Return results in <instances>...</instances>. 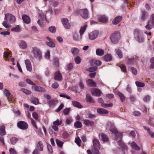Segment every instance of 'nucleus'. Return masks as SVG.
Listing matches in <instances>:
<instances>
[{
  "instance_id": "41",
  "label": "nucleus",
  "mask_w": 154,
  "mask_h": 154,
  "mask_svg": "<svg viewBox=\"0 0 154 154\" xmlns=\"http://www.w3.org/2000/svg\"><path fill=\"white\" fill-rule=\"evenodd\" d=\"M18 140V139L15 137H12L10 139V142L12 145L15 144Z\"/></svg>"
},
{
  "instance_id": "10",
  "label": "nucleus",
  "mask_w": 154,
  "mask_h": 154,
  "mask_svg": "<svg viewBox=\"0 0 154 154\" xmlns=\"http://www.w3.org/2000/svg\"><path fill=\"white\" fill-rule=\"evenodd\" d=\"M32 88L35 91L38 92H45V90L44 88L37 85L35 84L32 86Z\"/></svg>"
},
{
  "instance_id": "7",
  "label": "nucleus",
  "mask_w": 154,
  "mask_h": 154,
  "mask_svg": "<svg viewBox=\"0 0 154 154\" xmlns=\"http://www.w3.org/2000/svg\"><path fill=\"white\" fill-rule=\"evenodd\" d=\"M5 19L7 22L11 23H13L16 20L14 16L10 14H5Z\"/></svg>"
},
{
  "instance_id": "31",
  "label": "nucleus",
  "mask_w": 154,
  "mask_h": 154,
  "mask_svg": "<svg viewBox=\"0 0 154 154\" xmlns=\"http://www.w3.org/2000/svg\"><path fill=\"white\" fill-rule=\"evenodd\" d=\"M121 19L122 17L120 16L116 17L112 20V24L114 25L118 24L119 22Z\"/></svg>"
},
{
  "instance_id": "64",
  "label": "nucleus",
  "mask_w": 154,
  "mask_h": 154,
  "mask_svg": "<svg viewBox=\"0 0 154 154\" xmlns=\"http://www.w3.org/2000/svg\"><path fill=\"white\" fill-rule=\"evenodd\" d=\"M150 61L151 63V68H154V57H152L150 59Z\"/></svg>"
},
{
  "instance_id": "28",
  "label": "nucleus",
  "mask_w": 154,
  "mask_h": 154,
  "mask_svg": "<svg viewBox=\"0 0 154 154\" xmlns=\"http://www.w3.org/2000/svg\"><path fill=\"white\" fill-rule=\"evenodd\" d=\"M97 111L98 113L100 114H106L109 113L107 110L101 108L97 109Z\"/></svg>"
},
{
  "instance_id": "1",
  "label": "nucleus",
  "mask_w": 154,
  "mask_h": 154,
  "mask_svg": "<svg viewBox=\"0 0 154 154\" xmlns=\"http://www.w3.org/2000/svg\"><path fill=\"white\" fill-rule=\"evenodd\" d=\"M32 52L34 57L36 59L40 60L42 57V53L40 50L36 47L32 48Z\"/></svg>"
},
{
  "instance_id": "35",
  "label": "nucleus",
  "mask_w": 154,
  "mask_h": 154,
  "mask_svg": "<svg viewBox=\"0 0 154 154\" xmlns=\"http://www.w3.org/2000/svg\"><path fill=\"white\" fill-rule=\"evenodd\" d=\"M86 100L87 102L90 103H94L95 102L94 100L89 94L86 95Z\"/></svg>"
},
{
  "instance_id": "54",
  "label": "nucleus",
  "mask_w": 154,
  "mask_h": 154,
  "mask_svg": "<svg viewBox=\"0 0 154 154\" xmlns=\"http://www.w3.org/2000/svg\"><path fill=\"white\" fill-rule=\"evenodd\" d=\"M116 53L117 55L119 56L120 58H121L122 57V55L121 51L119 49H118L116 50Z\"/></svg>"
},
{
  "instance_id": "21",
  "label": "nucleus",
  "mask_w": 154,
  "mask_h": 154,
  "mask_svg": "<svg viewBox=\"0 0 154 154\" xmlns=\"http://www.w3.org/2000/svg\"><path fill=\"white\" fill-rule=\"evenodd\" d=\"M22 19L24 22L26 24H29L30 22V20L28 16L26 14H23L22 16Z\"/></svg>"
},
{
  "instance_id": "11",
  "label": "nucleus",
  "mask_w": 154,
  "mask_h": 154,
  "mask_svg": "<svg viewBox=\"0 0 154 154\" xmlns=\"http://www.w3.org/2000/svg\"><path fill=\"white\" fill-rule=\"evenodd\" d=\"M62 23L64 27L67 29H69L70 28V25L69 23V20L68 19L63 18L61 20Z\"/></svg>"
},
{
  "instance_id": "48",
  "label": "nucleus",
  "mask_w": 154,
  "mask_h": 154,
  "mask_svg": "<svg viewBox=\"0 0 154 154\" xmlns=\"http://www.w3.org/2000/svg\"><path fill=\"white\" fill-rule=\"evenodd\" d=\"M56 142L57 145L59 147H62L63 145V143L58 139H56Z\"/></svg>"
},
{
  "instance_id": "23",
  "label": "nucleus",
  "mask_w": 154,
  "mask_h": 154,
  "mask_svg": "<svg viewBox=\"0 0 154 154\" xmlns=\"http://www.w3.org/2000/svg\"><path fill=\"white\" fill-rule=\"evenodd\" d=\"M58 101L56 100H48V104L51 107L54 106L58 103Z\"/></svg>"
},
{
  "instance_id": "15",
  "label": "nucleus",
  "mask_w": 154,
  "mask_h": 154,
  "mask_svg": "<svg viewBox=\"0 0 154 154\" xmlns=\"http://www.w3.org/2000/svg\"><path fill=\"white\" fill-rule=\"evenodd\" d=\"M91 92L92 95L96 96H100L101 92L100 90L97 88H93L91 90Z\"/></svg>"
},
{
  "instance_id": "57",
  "label": "nucleus",
  "mask_w": 154,
  "mask_h": 154,
  "mask_svg": "<svg viewBox=\"0 0 154 154\" xmlns=\"http://www.w3.org/2000/svg\"><path fill=\"white\" fill-rule=\"evenodd\" d=\"M32 116L33 118L35 119L36 121H38V113L36 112H34L32 113Z\"/></svg>"
},
{
  "instance_id": "2",
  "label": "nucleus",
  "mask_w": 154,
  "mask_h": 154,
  "mask_svg": "<svg viewBox=\"0 0 154 154\" xmlns=\"http://www.w3.org/2000/svg\"><path fill=\"white\" fill-rule=\"evenodd\" d=\"M75 12L76 14H79L83 18L86 19L88 17V12L86 8L77 10Z\"/></svg>"
},
{
  "instance_id": "53",
  "label": "nucleus",
  "mask_w": 154,
  "mask_h": 154,
  "mask_svg": "<svg viewBox=\"0 0 154 154\" xmlns=\"http://www.w3.org/2000/svg\"><path fill=\"white\" fill-rule=\"evenodd\" d=\"M148 21L151 23L153 25H154V14L151 15L149 20Z\"/></svg>"
},
{
  "instance_id": "36",
  "label": "nucleus",
  "mask_w": 154,
  "mask_h": 154,
  "mask_svg": "<svg viewBox=\"0 0 154 154\" xmlns=\"http://www.w3.org/2000/svg\"><path fill=\"white\" fill-rule=\"evenodd\" d=\"M134 33L135 38L142 34L141 31L138 29H135Z\"/></svg>"
},
{
  "instance_id": "62",
  "label": "nucleus",
  "mask_w": 154,
  "mask_h": 154,
  "mask_svg": "<svg viewBox=\"0 0 154 154\" xmlns=\"http://www.w3.org/2000/svg\"><path fill=\"white\" fill-rule=\"evenodd\" d=\"M74 60L76 64H79L80 63L81 59L79 56H78L75 58Z\"/></svg>"
},
{
  "instance_id": "40",
  "label": "nucleus",
  "mask_w": 154,
  "mask_h": 154,
  "mask_svg": "<svg viewBox=\"0 0 154 154\" xmlns=\"http://www.w3.org/2000/svg\"><path fill=\"white\" fill-rule=\"evenodd\" d=\"M137 61V60L134 58H129L128 59V63L131 64L134 63Z\"/></svg>"
},
{
  "instance_id": "37",
  "label": "nucleus",
  "mask_w": 154,
  "mask_h": 154,
  "mask_svg": "<svg viewBox=\"0 0 154 154\" xmlns=\"http://www.w3.org/2000/svg\"><path fill=\"white\" fill-rule=\"evenodd\" d=\"M149 21H148L147 24L145 26V28L148 30H150L153 28L154 26L151 23H149Z\"/></svg>"
},
{
  "instance_id": "6",
  "label": "nucleus",
  "mask_w": 154,
  "mask_h": 154,
  "mask_svg": "<svg viewBox=\"0 0 154 154\" xmlns=\"http://www.w3.org/2000/svg\"><path fill=\"white\" fill-rule=\"evenodd\" d=\"M17 126L19 128L22 130H25L28 127V124L23 121H20L17 123Z\"/></svg>"
},
{
  "instance_id": "58",
  "label": "nucleus",
  "mask_w": 154,
  "mask_h": 154,
  "mask_svg": "<svg viewBox=\"0 0 154 154\" xmlns=\"http://www.w3.org/2000/svg\"><path fill=\"white\" fill-rule=\"evenodd\" d=\"M21 90L26 94H30L31 93V92L30 91L24 88H22L21 89Z\"/></svg>"
},
{
  "instance_id": "14",
  "label": "nucleus",
  "mask_w": 154,
  "mask_h": 154,
  "mask_svg": "<svg viewBox=\"0 0 154 154\" xmlns=\"http://www.w3.org/2000/svg\"><path fill=\"white\" fill-rule=\"evenodd\" d=\"M98 101L99 103H101V106L103 107L106 108L107 107H111L113 106V104L112 103L109 104L103 103L104 101L103 99L101 98H99Z\"/></svg>"
},
{
  "instance_id": "26",
  "label": "nucleus",
  "mask_w": 154,
  "mask_h": 154,
  "mask_svg": "<svg viewBox=\"0 0 154 154\" xmlns=\"http://www.w3.org/2000/svg\"><path fill=\"white\" fill-rule=\"evenodd\" d=\"M6 134L5 126L4 125L0 126V135L1 136H4Z\"/></svg>"
},
{
  "instance_id": "39",
  "label": "nucleus",
  "mask_w": 154,
  "mask_h": 154,
  "mask_svg": "<svg viewBox=\"0 0 154 154\" xmlns=\"http://www.w3.org/2000/svg\"><path fill=\"white\" fill-rule=\"evenodd\" d=\"M118 95L119 96L122 102H124L125 100V97L124 94L120 92H118L117 93Z\"/></svg>"
},
{
  "instance_id": "32",
  "label": "nucleus",
  "mask_w": 154,
  "mask_h": 154,
  "mask_svg": "<svg viewBox=\"0 0 154 154\" xmlns=\"http://www.w3.org/2000/svg\"><path fill=\"white\" fill-rule=\"evenodd\" d=\"M96 54L99 56H102L103 55L104 53V51L101 49L98 48L96 51Z\"/></svg>"
},
{
  "instance_id": "46",
  "label": "nucleus",
  "mask_w": 154,
  "mask_h": 154,
  "mask_svg": "<svg viewBox=\"0 0 154 154\" xmlns=\"http://www.w3.org/2000/svg\"><path fill=\"white\" fill-rule=\"evenodd\" d=\"M139 42L141 43L143 42L144 38L143 37V34L140 35V36L135 38Z\"/></svg>"
},
{
  "instance_id": "12",
  "label": "nucleus",
  "mask_w": 154,
  "mask_h": 154,
  "mask_svg": "<svg viewBox=\"0 0 154 154\" xmlns=\"http://www.w3.org/2000/svg\"><path fill=\"white\" fill-rule=\"evenodd\" d=\"M25 63L27 70L30 72H31L32 69L30 61L29 59H26L25 60Z\"/></svg>"
},
{
  "instance_id": "45",
  "label": "nucleus",
  "mask_w": 154,
  "mask_h": 154,
  "mask_svg": "<svg viewBox=\"0 0 154 154\" xmlns=\"http://www.w3.org/2000/svg\"><path fill=\"white\" fill-rule=\"evenodd\" d=\"M142 14L141 16V19L142 20H144L145 19L146 17V15L147 13L146 11L144 10H142Z\"/></svg>"
},
{
  "instance_id": "38",
  "label": "nucleus",
  "mask_w": 154,
  "mask_h": 154,
  "mask_svg": "<svg viewBox=\"0 0 154 154\" xmlns=\"http://www.w3.org/2000/svg\"><path fill=\"white\" fill-rule=\"evenodd\" d=\"M74 125L75 128H81L82 126L81 122L79 121H77L75 122Z\"/></svg>"
},
{
  "instance_id": "29",
  "label": "nucleus",
  "mask_w": 154,
  "mask_h": 154,
  "mask_svg": "<svg viewBox=\"0 0 154 154\" xmlns=\"http://www.w3.org/2000/svg\"><path fill=\"white\" fill-rule=\"evenodd\" d=\"M31 102L36 105L38 104L39 100L36 97H32L30 98Z\"/></svg>"
},
{
  "instance_id": "9",
  "label": "nucleus",
  "mask_w": 154,
  "mask_h": 154,
  "mask_svg": "<svg viewBox=\"0 0 154 154\" xmlns=\"http://www.w3.org/2000/svg\"><path fill=\"white\" fill-rule=\"evenodd\" d=\"M93 150H99L100 148V145L98 140L96 139H94L93 140Z\"/></svg>"
},
{
  "instance_id": "49",
  "label": "nucleus",
  "mask_w": 154,
  "mask_h": 154,
  "mask_svg": "<svg viewBox=\"0 0 154 154\" xmlns=\"http://www.w3.org/2000/svg\"><path fill=\"white\" fill-rule=\"evenodd\" d=\"M117 66L120 67L121 69L124 72H126V67L123 64H117Z\"/></svg>"
},
{
  "instance_id": "61",
  "label": "nucleus",
  "mask_w": 154,
  "mask_h": 154,
  "mask_svg": "<svg viewBox=\"0 0 154 154\" xmlns=\"http://www.w3.org/2000/svg\"><path fill=\"white\" fill-rule=\"evenodd\" d=\"M87 116L86 117L87 118H89L91 119H94L96 117V116L95 115L91 113L88 114Z\"/></svg>"
},
{
  "instance_id": "24",
  "label": "nucleus",
  "mask_w": 154,
  "mask_h": 154,
  "mask_svg": "<svg viewBox=\"0 0 154 154\" xmlns=\"http://www.w3.org/2000/svg\"><path fill=\"white\" fill-rule=\"evenodd\" d=\"M98 20L100 22L106 23L108 21V18L105 15L100 16L98 17Z\"/></svg>"
},
{
  "instance_id": "18",
  "label": "nucleus",
  "mask_w": 154,
  "mask_h": 154,
  "mask_svg": "<svg viewBox=\"0 0 154 154\" xmlns=\"http://www.w3.org/2000/svg\"><path fill=\"white\" fill-rule=\"evenodd\" d=\"M54 79L57 81H61L62 79V76L60 73L59 71H57L55 73Z\"/></svg>"
},
{
  "instance_id": "20",
  "label": "nucleus",
  "mask_w": 154,
  "mask_h": 154,
  "mask_svg": "<svg viewBox=\"0 0 154 154\" xmlns=\"http://www.w3.org/2000/svg\"><path fill=\"white\" fill-rule=\"evenodd\" d=\"M84 123L87 126H92L94 125V123L89 119H85L84 120Z\"/></svg>"
},
{
  "instance_id": "50",
  "label": "nucleus",
  "mask_w": 154,
  "mask_h": 154,
  "mask_svg": "<svg viewBox=\"0 0 154 154\" xmlns=\"http://www.w3.org/2000/svg\"><path fill=\"white\" fill-rule=\"evenodd\" d=\"M46 44L48 46L51 47H54L55 46L54 43L51 41L50 42H46Z\"/></svg>"
},
{
  "instance_id": "16",
  "label": "nucleus",
  "mask_w": 154,
  "mask_h": 154,
  "mask_svg": "<svg viewBox=\"0 0 154 154\" xmlns=\"http://www.w3.org/2000/svg\"><path fill=\"white\" fill-rule=\"evenodd\" d=\"M44 145L42 142L39 141L36 145L35 149L39 150V151H42L43 150Z\"/></svg>"
},
{
  "instance_id": "55",
  "label": "nucleus",
  "mask_w": 154,
  "mask_h": 154,
  "mask_svg": "<svg viewBox=\"0 0 154 154\" xmlns=\"http://www.w3.org/2000/svg\"><path fill=\"white\" fill-rule=\"evenodd\" d=\"M75 142L79 146H80L81 140L79 137H76L75 139Z\"/></svg>"
},
{
  "instance_id": "56",
  "label": "nucleus",
  "mask_w": 154,
  "mask_h": 154,
  "mask_svg": "<svg viewBox=\"0 0 154 154\" xmlns=\"http://www.w3.org/2000/svg\"><path fill=\"white\" fill-rule=\"evenodd\" d=\"M135 84L137 87H143L145 85L144 83L138 81H136Z\"/></svg>"
},
{
  "instance_id": "8",
  "label": "nucleus",
  "mask_w": 154,
  "mask_h": 154,
  "mask_svg": "<svg viewBox=\"0 0 154 154\" xmlns=\"http://www.w3.org/2000/svg\"><path fill=\"white\" fill-rule=\"evenodd\" d=\"M99 32L97 30H94L90 33L89 35V38L91 40L95 39L98 37Z\"/></svg>"
},
{
  "instance_id": "52",
  "label": "nucleus",
  "mask_w": 154,
  "mask_h": 154,
  "mask_svg": "<svg viewBox=\"0 0 154 154\" xmlns=\"http://www.w3.org/2000/svg\"><path fill=\"white\" fill-rule=\"evenodd\" d=\"M10 54V53L7 52L6 51H5L3 53V57L5 58V60H8L9 59H8V56Z\"/></svg>"
},
{
  "instance_id": "30",
  "label": "nucleus",
  "mask_w": 154,
  "mask_h": 154,
  "mask_svg": "<svg viewBox=\"0 0 154 154\" xmlns=\"http://www.w3.org/2000/svg\"><path fill=\"white\" fill-rule=\"evenodd\" d=\"M72 105L75 107H78L79 108H83V106L78 101H72Z\"/></svg>"
},
{
  "instance_id": "5",
  "label": "nucleus",
  "mask_w": 154,
  "mask_h": 154,
  "mask_svg": "<svg viewBox=\"0 0 154 154\" xmlns=\"http://www.w3.org/2000/svg\"><path fill=\"white\" fill-rule=\"evenodd\" d=\"M4 93L6 96L8 100L10 102H13L14 101V99L13 95L11 94L7 89H5L4 91Z\"/></svg>"
},
{
  "instance_id": "63",
  "label": "nucleus",
  "mask_w": 154,
  "mask_h": 154,
  "mask_svg": "<svg viewBox=\"0 0 154 154\" xmlns=\"http://www.w3.org/2000/svg\"><path fill=\"white\" fill-rule=\"evenodd\" d=\"M20 28L19 26H17L15 27L12 28L11 30L13 32H18L20 31Z\"/></svg>"
},
{
  "instance_id": "60",
  "label": "nucleus",
  "mask_w": 154,
  "mask_h": 154,
  "mask_svg": "<svg viewBox=\"0 0 154 154\" xmlns=\"http://www.w3.org/2000/svg\"><path fill=\"white\" fill-rule=\"evenodd\" d=\"M97 69V67H91L88 68L87 70L90 72H93L96 71Z\"/></svg>"
},
{
  "instance_id": "3",
  "label": "nucleus",
  "mask_w": 154,
  "mask_h": 154,
  "mask_svg": "<svg viewBox=\"0 0 154 154\" xmlns=\"http://www.w3.org/2000/svg\"><path fill=\"white\" fill-rule=\"evenodd\" d=\"M120 38V33L118 32H116L112 34L110 37L111 41L114 44L117 43Z\"/></svg>"
},
{
  "instance_id": "25",
  "label": "nucleus",
  "mask_w": 154,
  "mask_h": 154,
  "mask_svg": "<svg viewBox=\"0 0 154 154\" xmlns=\"http://www.w3.org/2000/svg\"><path fill=\"white\" fill-rule=\"evenodd\" d=\"M81 36H79L77 32H75L73 35V39L75 41H79L81 39Z\"/></svg>"
},
{
  "instance_id": "33",
  "label": "nucleus",
  "mask_w": 154,
  "mask_h": 154,
  "mask_svg": "<svg viewBox=\"0 0 154 154\" xmlns=\"http://www.w3.org/2000/svg\"><path fill=\"white\" fill-rule=\"evenodd\" d=\"M132 148L134 149L137 150H140V148L139 146L134 142L133 141L131 144Z\"/></svg>"
},
{
  "instance_id": "17",
  "label": "nucleus",
  "mask_w": 154,
  "mask_h": 154,
  "mask_svg": "<svg viewBox=\"0 0 154 154\" xmlns=\"http://www.w3.org/2000/svg\"><path fill=\"white\" fill-rule=\"evenodd\" d=\"M87 85L91 87H95L96 86V83L91 79H88L86 81Z\"/></svg>"
},
{
  "instance_id": "34",
  "label": "nucleus",
  "mask_w": 154,
  "mask_h": 154,
  "mask_svg": "<svg viewBox=\"0 0 154 154\" xmlns=\"http://www.w3.org/2000/svg\"><path fill=\"white\" fill-rule=\"evenodd\" d=\"M102 58L104 61H109L112 60V57L110 54H107L104 57H103Z\"/></svg>"
},
{
  "instance_id": "22",
  "label": "nucleus",
  "mask_w": 154,
  "mask_h": 154,
  "mask_svg": "<svg viewBox=\"0 0 154 154\" xmlns=\"http://www.w3.org/2000/svg\"><path fill=\"white\" fill-rule=\"evenodd\" d=\"M117 143L122 149L125 150L128 149L127 146L121 140L118 141Z\"/></svg>"
},
{
  "instance_id": "44",
  "label": "nucleus",
  "mask_w": 154,
  "mask_h": 154,
  "mask_svg": "<svg viewBox=\"0 0 154 154\" xmlns=\"http://www.w3.org/2000/svg\"><path fill=\"white\" fill-rule=\"evenodd\" d=\"M47 146V149L48 151L49 152V153L51 154L53 151V149L51 146L48 143H46Z\"/></svg>"
},
{
  "instance_id": "27",
  "label": "nucleus",
  "mask_w": 154,
  "mask_h": 154,
  "mask_svg": "<svg viewBox=\"0 0 154 154\" xmlns=\"http://www.w3.org/2000/svg\"><path fill=\"white\" fill-rule=\"evenodd\" d=\"M19 47L21 49H25L27 47V45L24 41L21 40L20 43Z\"/></svg>"
},
{
  "instance_id": "4",
  "label": "nucleus",
  "mask_w": 154,
  "mask_h": 154,
  "mask_svg": "<svg viewBox=\"0 0 154 154\" xmlns=\"http://www.w3.org/2000/svg\"><path fill=\"white\" fill-rule=\"evenodd\" d=\"M106 128L109 129L112 133H116L117 132V129L115 127L114 124L111 122H108L106 125Z\"/></svg>"
},
{
  "instance_id": "19",
  "label": "nucleus",
  "mask_w": 154,
  "mask_h": 154,
  "mask_svg": "<svg viewBox=\"0 0 154 154\" xmlns=\"http://www.w3.org/2000/svg\"><path fill=\"white\" fill-rule=\"evenodd\" d=\"M99 135L101 137V139L103 143L107 142L109 141V139L106 135L104 134L101 133Z\"/></svg>"
},
{
  "instance_id": "13",
  "label": "nucleus",
  "mask_w": 154,
  "mask_h": 154,
  "mask_svg": "<svg viewBox=\"0 0 154 154\" xmlns=\"http://www.w3.org/2000/svg\"><path fill=\"white\" fill-rule=\"evenodd\" d=\"M101 64V62L98 60H92L90 62L91 66L94 67L100 66Z\"/></svg>"
},
{
  "instance_id": "43",
  "label": "nucleus",
  "mask_w": 154,
  "mask_h": 154,
  "mask_svg": "<svg viewBox=\"0 0 154 154\" xmlns=\"http://www.w3.org/2000/svg\"><path fill=\"white\" fill-rule=\"evenodd\" d=\"M87 26V25H85L81 27L79 31L80 35L82 36V35L83 34V33L85 31L86 29Z\"/></svg>"
},
{
  "instance_id": "59",
  "label": "nucleus",
  "mask_w": 154,
  "mask_h": 154,
  "mask_svg": "<svg viewBox=\"0 0 154 154\" xmlns=\"http://www.w3.org/2000/svg\"><path fill=\"white\" fill-rule=\"evenodd\" d=\"M49 31L51 33H54L56 30V29L55 26H51L48 28Z\"/></svg>"
},
{
  "instance_id": "42",
  "label": "nucleus",
  "mask_w": 154,
  "mask_h": 154,
  "mask_svg": "<svg viewBox=\"0 0 154 154\" xmlns=\"http://www.w3.org/2000/svg\"><path fill=\"white\" fill-rule=\"evenodd\" d=\"M71 51L73 54L77 55L79 52V50L76 48H73L71 49Z\"/></svg>"
},
{
  "instance_id": "47",
  "label": "nucleus",
  "mask_w": 154,
  "mask_h": 154,
  "mask_svg": "<svg viewBox=\"0 0 154 154\" xmlns=\"http://www.w3.org/2000/svg\"><path fill=\"white\" fill-rule=\"evenodd\" d=\"M62 123V121L61 119L60 120L57 119L53 122V124L58 126L61 125Z\"/></svg>"
},
{
  "instance_id": "51",
  "label": "nucleus",
  "mask_w": 154,
  "mask_h": 154,
  "mask_svg": "<svg viewBox=\"0 0 154 154\" xmlns=\"http://www.w3.org/2000/svg\"><path fill=\"white\" fill-rule=\"evenodd\" d=\"M39 17L42 20H46L47 22L48 23L49 22L46 19L45 15L43 13H42L39 14Z\"/></svg>"
}]
</instances>
